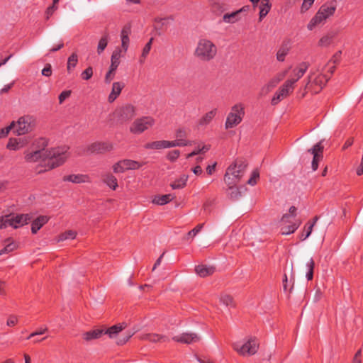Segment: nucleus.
Wrapping results in <instances>:
<instances>
[{"instance_id":"f257e3e1","label":"nucleus","mask_w":363,"mask_h":363,"mask_svg":"<svg viewBox=\"0 0 363 363\" xmlns=\"http://www.w3.org/2000/svg\"><path fill=\"white\" fill-rule=\"evenodd\" d=\"M68 150L67 147H57L26 150L24 152V159L28 163L40 162L36 172L40 174L62 165L70 155Z\"/></svg>"},{"instance_id":"f03ea898","label":"nucleus","mask_w":363,"mask_h":363,"mask_svg":"<svg viewBox=\"0 0 363 363\" xmlns=\"http://www.w3.org/2000/svg\"><path fill=\"white\" fill-rule=\"evenodd\" d=\"M245 168V167L242 164L233 163L226 170L224 181L230 191L229 194L233 199H237L240 195L236 186L244 174Z\"/></svg>"},{"instance_id":"7ed1b4c3","label":"nucleus","mask_w":363,"mask_h":363,"mask_svg":"<svg viewBox=\"0 0 363 363\" xmlns=\"http://www.w3.org/2000/svg\"><path fill=\"white\" fill-rule=\"evenodd\" d=\"M217 53L215 44L208 39H200L195 49L194 55L201 61L208 62L213 60Z\"/></svg>"},{"instance_id":"20e7f679","label":"nucleus","mask_w":363,"mask_h":363,"mask_svg":"<svg viewBox=\"0 0 363 363\" xmlns=\"http://www.w3.org/2000/svg\"><path fill=\"white\" fill-rule=\"evenodd\" d=\"M233 350L240 356L250 357L255 354L259 349L257 338L249 337L233 344Z\"/></svg>"},{"instance_id":"39448f33","label":"nucleus","mask_w":363,"mask_h":363,"mask_svg":"<svg viewBox=\"0 0 363 363\" xmlns=\"http://www.w3.org/2000/svg\"><path fill=\"white\" fill-rule=\"evenodd\" d=\"M336 7L332 4H325L322 5L315 15L309 21L307 28L309 30H313L317 26L324 23L326 20L333 16Z\"/></svg>"},{"instance_id":"423d86ee","label":"nucleus","mask_w":363,"mask_h":363,"mask_svg":"<svg viewBox=\"0 0 363 363\" xmlns=\"http://www.w3.org/2000/svg\"><path fill=\"white\" fill-rule=\"evenodd\" d=\"M329 76L320 72L319 70L311 72L308 76V81L305 89L312 94L319 93L328 81Z\"/></svg>"},{"instance_id":"0eeeda50","label":"nucleus","mask_w":363,"mask_h":363,"mask_svg":"<svg viewBox=\"0 0 363 363\" xmlns=\"http://www.w3.org/2000/svg\"><path fill=\"white\" fill-rule=\"evenodd\" d=\"M245 116V107L241 103L233 106L227 116L225 123V129H230L239 125Z\"/></svg>"},{"instance_id":"6e6552de","label":"nucleus","mask_w":363,"mask_h":363,"mask_svg":"<svg viewBox=\"0 0 363 363\" xmlns=\"http://www.w3.org/2000/svg\"><path fill=\"white\" fill-rule=\"evenodd\" d=\"M13 122L14 125L12 128H15L14 133L18 135H23L30 133L35 125V119L29 115L21 116L16 122Z\"/></svg>"},{"instance_id":"1a4fd4ad","label":"nucleus","mask_w":363,"mask_h":363,"mask_svg":"<svg viewBox=\"0 0 363 363\" xmlns=\"http://www.w3.org/2000/svg\"><path fill=\"white\" fill-rule=\"evenodd\" d=\"M155 123V120L152 116H142L135 119L130 126V132L135 135H139L152 128Z\"/></svg>"},{"instance_id":"9d476101","label":"nucleus","mask_w":363,"mask_h":363,"mask_svg":"<svg viewBox=\"0 0 363 363\" xmlns=\"http://www.w3.org/2000/svg\"><path fill=\"white\" fill-rule=\"evenodd\" d=\"M114 115L118 121L126 122L136 115V108L130 104H126L116 108Z\"/></svg>"},{"instance_id":"9b49d317","label":"nucleus","mask_w":363,"mask_h":363,"mask_svg":"<svg viewBox=\"0 0 363 363\" xmlns=\"http://www.w3.org/2000/svg\"><path fill=\"white\" fill-rule=\"evenodd\" d=\"M308 63L303 62L298 64L296 67L292 68L291 67L286 69L288 72L291 69V72L289 75V78L286 80L293 86L294 84L304 75L308 68Z\"/></svg>"},{"instance_id":"f8f14e48","label":"nucleus","mask_w":363,"mask_h":363,"mask_svg":"<svg viewBox=\"0 0 363 363\" xmlns=\"http://www.w3.org/2000/svg\"><path fill=\"white\" fill-rule=\"evenodd\" d=\"M189 130L184 127H180L175 131V140H172L171 143L174 147H185L192 145V141L189 140L187 137Z\"/></svg>"},{"instance_id":"ddd939ff","label":"nucleus","mask_w":363,"mask_h":363,"mask_svg":"<svg viewBox=\"0 0 363 363\" xmlns=\"http://www.w3.org/2000/svg\"><path fill=\"white\" fill-rule=\"evenodd\" d=\"M288 73V70L285 69L277 73L266 84H264L259 91L261 96H264L270 92L281 80L284 79Z\"/></svg>"},{"instance_id":"4468645a","label":"nucleus","mask_w":363,"mask_h":363,"mask_svg":"<svg viewBox=\"0 0 363 363\" xmlns=\"http://www.w3.org/2000/svg\"><path fill=\"white\" fill-rule=\"evenodd\" d=\"M294 89V86L286 81L283 85L275 92L273 98L272 99V104H277L279 101L286 98L291 92H292Z\"/></svg>"},{"instance_id":"2eb2a0df","label":"nucleus","mask_w":363,"mask_h":363,"mask_svg":"<svg viewBox=\"0 0 363 363\" xmlns=\"http://www.w3.org/2000/svg\"><path fill=\"white\" fill-rule=\"evenodd\" d=\"M113 150V145L110 142H97L89 145L87 152L92 154H103Z\"/></svg>"},{"instance_id":"dca6fc26","label":"nucleus","mask_w":363,"mask_h":363,"mask_svg":"<svg viewBox=\"0 0 363 363\" xmlns=\"http://www.w3.org/2000/svg\"><path fill=\"white\" fill-rule=\"evenodd\" d=\"M8 226L13 228H18L27 224L30 220L28 214H18L13 216H6Z\"/></svg>"},{"instance_id":"f3484780","label":"nucleus","mask_w":363,"mask_h":363,"mask_svg":"<svg viewBox=\"0 0 363 363\" xmlns=\"http://www.w3.org/2000/svg\"><path fill=\"white\" fill-rule=\"evenodd\" d=\"M323 146L321 142L318 143L312 148L308 150V152L313 155L312 161V169L315 171L318 167V162L322 159V152Z\"/></svg>"},{"instance_id":"a211bd4d","label":"nucleus","mask_w":363,"mask_h":363,"mask_svg":"<svg viewBox=\"0 0 363 363\" xmlns=\"http://www.w3.org/2000/svg\"><path fill=\"white\" fill-rule=\"evenodd\" d=\"M300 225V220H291V222H283L281 218L280 220V232L285 235L292 234L298 228Z\"/></svg>"},{"instance_id":"6ab92c4d","label":"nucleus","mask_w":363,"mask_h":363,"mask_svg":"<svg viewBox=\"0 0 363 363\" xmlns=\"http://www.w3.org/2000/svg\"><path fill=\"white\" fill-rule=\"evenodd\" d=\"M29 143L28 138H11L6 145V148L10 150H18L26 147Z\"/></svg>"},{"instance_id":"aec40b11","label":"nucleus","mask_w":363,"mask_h":363,"mask_svg":"<svg viewBox=\"0 0 363 363\" xmlns=\"http://www.w3.org/2000/svg\"><path fill=\"white\" fill-rule=\"evenodd\" d=\"M173 340L176 342L185 343V344H191L194 342H197L200 340V337L196 333H182L181 335L174 336Z\"/></svg>"},{"instance_id":"412c9836","label":"nucleus","mask_w":363,"mask_h":363,"mask_svg":"<svg viewBox=\"0 0 363 363\" xmlns=\"http://www.w3.org/2000/svg\"><path fill=\"white\" fill-rule=\"evenodd\" d=\"M64 182H69L74 184H80V183H89L91 182V179L87 174H70L67 176H65L63 177Z\"/></svg>"},{"instance_id":"4be33fe9","label":"nucleus","mask_w":363,"mask_h":363,"mask_svg":"<svg viewBox=\"0 0 363 363\" xmlns=\"http://www.w3.org/2000/svg\"><path fill=\"white\" fill-rule=\"evenodd\" d=\"M169 140H157L145 144V148L148 150H162L173 147Z\"/></svg>"},{"instance_id":"5701e85b","label":"nucleus","mask_w":363,"mask_h":363,"mask_svg":"<svg viewBox=\"0 0 363 363\" xmlns=\"http://www.w3.org/2000/svg\"><path fill=\"white\" fill-rule=\"evenodd\" d=\"M124 86V83L121 82H116L113 83L111 91L108 97V100L110 103L113 102L118 98Z\"/></svg>"},{"instance_id":"b1692460","label":"nucleus","mask_w":363,"mask_h":363,"mask_svg":"<svg viewBox=\"0 0 363 363\" xmlns=\"http://www.w3.org/2000/svg\"><path fill=\"white\" fill-rule=\"evenodd\" d=\"M131 33L130 26H125L121 32V47L123 50L124 52H126V51L128 49L129 43H130V39L129 35Z\"/></svg>"},{"instance_id":"393cba45","label":"nucleus","mask_w":363,"mask_h":363,"mask_svg":"<svg viewBox=\"0 0 363 363\" xmlns=\"http://www.w3.org/2000/svg\"><path fill=\"white\" fill-rule=\"evenodd\" d=\"M272 8V4L269 0H261L259 6V20L262 21L264 18L269 13Z\"/></svg>"},{"instance_id":"a878e982","label":"nucleus","mask_w":363,"mask_h":363,"mask_svg":"<svg viewBox=\"0 0 363 363\" xmlns=\"http://www.w3.org/2000/svg\"><path fill=\"white\" fill-rule=\"evenodd\" d=\"M195 272L199 277H206L213 274L215 268L212 266L199 264L196 267Z\"/></svg>"},{"instance_id":"bb28decb","label":"nucleus","mask_w":363,"mask_h":363,"mask_svg":"<svg viewBox=\"0 0 363 363\" xmlns=\"http://www.w3.org/2000/svg\"><path fill=\"white\" fill-rule=\"evenodd\" d=\"M48 221V218L45 216H40L34 220L31 225V232L33 234L37 232Z\"/></svg>"},{"instance_id":"cd10ccee","label":"nucleus","mask_w":363,"mask_h":363,"mask_svg":"<svg viewBox=\"0 0 363 363\" xmlns=\"http://www.w3.org/2000/svg\"><path fill=\"white\" fill-rule=\"evenodd\" d=\"M188 179L187 174H182L170 184V186L172 189H182L186 186Z\"/></svg>"},{"instance_id":"c85d7f7f","label":"nucleus","mask_w":363,"mask_h":363,"mask_svg":"<svg viewBox=\"0 0 363 363\" xmlns=\"http://www.w3.org/2000/svg\"><path fill=\"white\" fill-rule=\"evenodd\" d=\"M174 199V196L169 194L164 195L155 196L152 199V203L157 205H164L169 203Z\"/></svg>"},{"instance_id":"c756f323","label":"nucleus","mask_w":363,"mask_h":363,"mask_svg":"<svg viewBox=\"0 0 363 363\" xmlns=\"http://www.w3.org/2000/svg\"><path fill=\"white\" fill-rule=\"evenodd\" d=\"M121 50L118 48L113 52L111 58V66L109 69H111V71H116L118 68L119 64H120V59L122 56L121 55Z\"/></svg>"},{"instance_id":"7c9ffc66","label":"nucleus","mask_w":363,"mask_h":363,"mask_svg":"<svg viewBox=\"0 0 363 363\" xmlns=\"http://www.w3.org/2000/svg\"><path fill=\"white\" fill-rule=\"evenodd\" d=\"M104 334V330L95 329L83 334V338L86 341H91L99 338Z\"/></svg>"},{"instance_id":"2f4dec72","label":"nucleus","mask_w":363,"mask_h":363,"mask_svg":"<svg viewBox=\"0 0 363 363\" xmlns=\"http://www.w3.org/2000/svg\"><path fill=\"white\" fill-rule=\"evenodd\" d=\"M172 21L171 18H162L156 19L155 28L161 31L166 30Z\"/></svg>"},{"instance_id":"473e14b6","label":"nucleus","mask_w":363,"mask_h":363,"mask_svg":"<svg viewBox=\"0 0 363 363\" xmlns=\"http://www.w3.org/2000/svg\"><path fill=\"white\" fill-rule=\"evenodd\" d=\"M240 20V11H233L232 13H225L223 16V21L227 23H235Z\"/></svg>"},{"instance_id":"72a5a7b5","label":"nucleus","mask_w":363,"mask_h":363,"mask_svg":"<svg viewBox=\"0 0 363 363\" xmlns=\"http://www.w3.org/2000/svg\"><path fill=\"white\" fill-rule=\"evenodd\" d=\"M217 113V110L216 108L207 112L205 115H203L201 118L199 120V124L200 125H206L211 122L213 118L216 116Z\"/></svg>"},{"instance_id":"f704fd0d","label":"nucleus","mask_w":363,"mask_h":363,"mask_svg":"<svg viewBox=\"0 0 363 363\" xmlns=\"http://www.w3.org/2000/svg\"><path fill=\"white\" fill-rule=\"evenodd\" d=\"M124 329L123 325H113L106 330H104V334H107L110 338H116L118 335Z\"/></svg>"},{"instance_id":"c9c22d12","label":"nucleus","mask_w":363,"mask_h":363,"mask_svg":"<svg viewBox=\"0 0 363 363\" xmlns=\"http://www.w3.org/2000/svg\"><path fill=\"white\" fill-rule=\"evenodd\" d=\"M4 247L0 251V255L9 253L18 248V244L11 239H7Z\"/></svg>"},{"instance_id":"e433bc0d","label":"nucleus","mask_w":363,"mask_h":363,"mask_svg":"<svg viewBox=\"0 0 363 363\" xmlns=\"http://www.w3.org/2000/svg\"><path fill=\"white\" fill-rule=\"evenodd\" d=\"M210 149V145L205 144H199L191 153L186 155V158L189 159L195 155L203 154Z\"/></svg>"},{"instance_id":"4c0bfd02","label":"nucleus","mask_w":363,"mask_h":363,"mask_svg":"<svg viewBox=\"0 0 363 363\" xmlns=\"http://www.w3.org/2000/svg\"><path fill=\"white\" fill-rule=\"evenodd\" d=\"M104 182L113 190H116L118 187L117 179L111 174H106L104 178Z\"/></svg>"},{"instance_id":"58836bf2","label":"nucleus","mask_w":363,"mask_h":363,"mask_svg":"<svg viewBox=\"0 0 363 363\" xmlns=\"http://www.w3.org/2000/svg\"><path fill=\"white\" fill-rule=\"evenodd\" d=\"M78 62V56L76 53H72L67 60V69L69 73H71L76 67Z\"/></svg>"},{"instance_id":"ea45409f","label":"nucleus","mask_w":363,"mask_h":363,"mask_svg":"<svg viewBox=\"0 0 363 363\" xmlns=\"http://www.w3.org/2000/svg\"><path fill=\"white\" fill-rule=\"evenodd\" d=\"M77 236V233L74 230H67L60 235L56 238L57 242H62L67 240H74Z\"/></svg>"},{"instance_id":"a19ab883","label":"nucleus","mask_w":363,"mask_h":363,"mask_svg":"<svg viewBox=\"0 0 363 363\" xmlns=\"http://www.w3.org/2000/svg\"><path fill=\"white\" fill-rule=\"evenodd\" d=\"M125 171L138 169L142 167L139 162L132 160H123Z\"/></svg>"},{"instance_id":"79ce46f5","label":"nucleus","mask_w":363,"mask_h":363,"mask_svg":"<svg viewBox=\"0 0 363 363\" xmlns=\"http://www.w3.org/2000/svg\"><path fill=\"white\" fill-rule=\"evenodd\" d=\"M152 41H153V38H151L149 40V41L146 43V45L144 46L143 51H142L141 56L140 57V63H143L145 62L147 56L148 55V54L151 50V48H152Z\"/></svg>"},{"instance_id":"37998d69","label":"nucleus","mask_w":363,"mask_h":363,"mask_svg":"<svg viewBox=\"0 0 363 363\" xmlns=\"http://www.w3.org/2000/svg\"><path fill=\"white\" fill-rule=\"evenodd\" d=\"M296 208L294 206H291L289 208V213H286L282 216L283 222H291V220H298L296 218Z\"/></svg>"},{"instance_id":"c03bdc74","label":"nucleus","mask_w":363,"mask_h":363,"mask_svg":"<svg viewBox=\"0 0 363 363\" xmlns=\"http://www.w3.org/2000/svg\"><path fill=\"white\" fill-rule=\"evenodd\" d=\"M307 268V272L306 274V277L307 280L310 281L313 277V269L315 267V262L312 258H311L306 264Z\"/></svg>"},{"instance_id":"a18cd8bd","label":"nucleus","mask_w":363,"mask_h":363,"mask_svg":"<svg viewBox=\"0 0 363 363\" xmlns=\"http://www.w3.org/2000/svg\"><path fill=\"white\" fill-rule=\"evenodd\" d=\"M220 302L223 304L226 307H233L235 306L233 298L228 294H222L220 295Z\"/></svg>"},{"instance_id":"49530a36","label":"nucleus","mask_w":363,"mask_h":363,"mask_svg":"<svg viewBox=\"0 0 363 363\" xmlns=\"http://www.w3.org/2000/svg\"><path fill=\"white\" fill-rule=\"evenodd\" d=\"M134 334L132 331H124L120 337L117 338L116 343L118 345L125 344Z\"/></svg>"},{"instance_id":"de8ad7c7","label":"nucleus","mask_w":363,"mask_h":363,"mask_svg":"<svg viewBox=\"0 0 363 363\" xmlns=\"http://www.w3.org/2000/svg\"><path fill=\"white\" fill-rule=\"evenodd\" d=\"M108 35L105 34L99 41V44L97 46V52L98 54H101L104 52L105 48L107 46L108 44Z\"/></svg>"},{"instance_id":"09e8293b","label":"nucleus","mask_w":363,"mask_h":363,"mask_svg":"<svg viewBox=\"0 0 363 363\" xmlns=\"http://www.w3.org/2000/svg\"><path fill=\"white\" fill-rule=\"evenodd\" d=\"M288 53L289 48L287 47H281L277 52V60L279 62H284Z\"/></svg>"},{"instance_id":"8fccbe9b","label":"nucleus","mask_w":363,"mask_h":363,"mask_svg":"<svg viewBox=\"0 0 363 363\" xmlns=\"http://www.w3.org/2000/svg\"><path fill=\"white\" fill-rule=\"evenodd\" d=\"M145 338L147 340H148L150 342H157L164 341L165 339V337L160 335L158 334L152 333V334H147L146 335Z\"/></svg>"},{"instance_id":"3c124183","label":"nucleus","mask_w":363,"mask_h":363,"mask_svg":"<svg viewBox=\"0 0 363 363\" xmlns=\"http://www.w3.org/2000/svg\"><path fill=\"white\" fill-rule=\"evenodd\" d=\"M259 177V173L257 169L252 171L250 178L247 181V184L251 186H255L257 184V179Z\"/></svg>"},{"instance_id":"603ef678","label":"nucleus","mask_w":363,"mask_h":363,"mask_svg":"<svg viewBox=\"0 0 363 363\" xmlns=\"http://www.w3.org/2000/svg\"><path fill=\"white\" fill-rule=\"evenodd\" d=\"M113 171L114 173H123L125 172V167L123 165V161L120 160L113 165Z\"/></svg>"},{"instance_id":"864d4df0","label":"nucleus","mask_w":363,"mask_h":363,"mask_svg":"<svg viewBox=\"0 0 363 363\" xmlns=\"http://www.w3.org/2000/svg\"><path fill=\"white\" fill-rule=\"evenodd\" d=\"M313 228V224H308V225H307V226H306L304 228V230L300 238L301 240H305L306 238H308L310 236V235L311 234Z\"/></svg>"},{"instance_id":"5fc2aeb1","label":"nucleus","mask_w":363,"mask_h":363,"mask_svg":"<svg viewBox=\"0 0 363 363\" xmlns=\"http://www.w3.org/2000/svg\"><path fill=\"white\" fill-rule=\"evenodd\" d=\"M93 76V68L91 67H88L83 71L81 74V77L84 80H89Z\"/></svg>"},{"instance_id":"6e6d98bb","label":"nucleus","mask_w":363,"mask_h":363,"mask_svg":"<svg viewBox=\"0 0 363 363\" xmlns=\"http://www.w3.org/2000/svg\"><path fill=\"white\" fill-rule=\"evenodd\" d=\"M179 155H180V151L178 150H174L170 151L167 153V158L168 160H169L171 162H174L178 159V157H179Z\"/></svg>"},{"instance_id":"4d7b16f0","label":"nucleus","mask_w":363,"mask_h":363,"mask_svg":"<svg viewBox=\"0 0 363 363\" xmlns=\"http://www.w3.org/2000/svg\"><path fill=\"white\" fill-rule=\"evenodd\" d=\"M335 69V66L333 65V62H328L324 68H323L322 71L320 72L323 74H326L327 75L330 77V75L333 74Z\"/></svg>"},{"instance_id":"13d9d810","label":"nucleus","mask_w":363,"mask_h":363,"mask_svg":"<svg viewBox=\"0 0 363 363\" xmlns=\"http://www.w3.org/2000/svg\"><path fill=\"white\" fill-rule=\"evenodd\" d=\"M315 0H303L301 6V12L305 13L313 5Z\"/></svg>"},{"instance_id":"bf43d9fd","label":"nucleus","mask_w":363,"mask_h":363,"mask_svg":"<svg viewBox=\"0 0 363 363\" xmlns=\"http://www.w3.org/2000/svg\"><path fill=\"white\" fill-rule=\"evenodd\" d=\"M203 223L199 224L196 225L194 229L190 230L187 234L188 238H194V236H196L201 230V229L203 227Z\"/></svg>"},{"instance_id":"052dcab7","label":"nucleus","mask_w":363,"mask_h":363,"mask_svg":"<svg viewBox=\"0 0 363 363\" xmlns=\"http://www.w3.org/2000/svg\"><path fill=\"white\" fill-rule=\"evenodd\" d=\"M13 125H14V123L12 122L9 126L1 129L0 138L7 136V135L9 133L10 130L12 129V127Z\"/></svg>"},{"instance_id":"680f3d73","label":"nucleus","mask_w":363,"mask_h":363,"mask_svg":"<svg viewBox=\"0 0 363 363\" xmlns=\"http://www.w3.org/2000/svg\"><path fill=\"white\" fill-rule=\"evenodd\" d=\"M71 95V91L70 90H65L63 91L60 95H59V103L61 104L64 102L65 99L69 97Z\"/></svg>"},{"instance_id":"e2e57ef3","label":"nucleus","mask_w":363,"mask_h":363,"mask_svg":"<svg viewBox=\"0 0 363 363\" xmlns=\"http://www.w3.org/2000/svg\"><path fill=\"white\" fill-rule=\"evenodd\" d=\"M48 330V328L47 327H44V328H39L38 330H36L35 332H33L32 333H30L29 335V336L27 337L28 340L30 339L31 337H34V336H36V335H43L44 334L46 331Z\"/></svg>"},{"instance_id":"0e129e2a","label":"nucleus","mask_w":363,"mask_h":363,"mask_svg":"<svg viewBox=\"0 0 363 363\" xmlns=\"http://www.w3.org/2000/svg\"><path fill=\"white\" fill-rule=\"evenodd\" d=\"M331 40H332L331 37H330L328 35L323 36L319 40V44L321 46H327L331 43Z\"/></svg>"},{"instance_id":"69168bd1","label":"nucleus","mask_w":363,"mask_h":363,"mask_svg":"<svg viewBox=\"0 0 363 363\" xmlns=\"http://www.w3.org/2000/svg\"><path fill=\"white\" fill-rule=\"evenodd\" d=\"M42 74L45 77H50L52 74V67L50 64H47L42 70Z\"/></svg>"},{"instance_id":"338daca9","label":"nucleus","mask_w":363,"mask_h":363,"mask_svg":"<svg viewBox=\"0 0 363 363\" xmlns=\"http://www.w3.org/2000/svg\"><path fill=\"white\" fill-rule=\"evenodd\" d=\"M114 72L115 71H111V69H109V71L106 73V76H105V82L106 83H110L113 77H114Z\"/></svg>"},{"instance_id":"774afa93","label":"nucleus","mask_w":363,"mask_h":363,"mask_svg":"<svg viewBox=\"0 0 363 363\" xmlns=\"http://www.w3.org/2000/svg\"><path fill=\"white\" fill-rule=\"evenodd\" d=\"M216 164H217V163L214 162L212 164H209V165L207 166V167H206V172H207L208 174L211 175V174H213V172L216 170Z\"/></svg>"}]
</instances>
